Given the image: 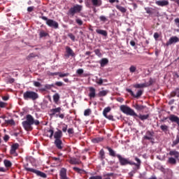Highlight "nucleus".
I'll return each mask as SVG.
<instances>
[{
    "label": "nucleus",
    "mask_w": 179,
    "mask_h": 179,
    "mask_svg": "<svg viewBox=\"0 0 179 179\" xmlns=\"http://www.w3.org/2000/svg\"><path fill=\"white\" fill-rule=\"evenodd\" d=\"M92 111L90 110V109H86L85 110V112H84V115L85 116V117H87V116H89V115H90V113H91Z\"/></svg>",
    "instance_id": "nucleus-42"
},
{
    "label": "nucleus",
    "mask_w": 179,
    "mask_h": 179,
    "mask_svg": "<svg viewBox=\"0 0 179 179\" xmlns=\"http://www.w3.org/2000/svg\"><path fill=\"white\" fill-rule=\"evenodd\" d=\"M68 134H73V129H72V128L69 129Z\"/></svg>",
    "instance_id": "nucleus-63"
},
{
    "label": "nucleus",
    "mask_w": 179,
    "mask_h": 179,
    "mask_svg": "<svg viewBox=\"0 0 179 179\" xmlns=\"http://www.w3.org/2000/svg\"><path fill=\"white\" fill-rule=\"evenodd\" d=\"M23 98L25 100H32L36 101L38 99V94L34 91H26L23 93Z\"/></svg>",
    "instance_id": "nucleus-3"
},
{
    "label": "nucleus",
    "mask_w": 179,
    "mask_h": 179,
    "mask_svg": "<svg viewBox=\"0 0 179 179\" xmlns=\"http://www.w3.org/2000/svg\"><path fill=\"white\" fill-rule=\"evenodd\" d=\"M83 10V6L80 4H75L71 7L69 10L68 15L70 16H74L78 13H80Z\"/></svg>",
    "instance_id": "nucleus-4"
},
{
    "label": "nucleus",
    "mask_w": 179,
    "mask_h": 179,
    "mask_svg": "<svg viewBox=\"0 0 179 179\" xmlns=\"http://www.w3.org/2000/svg\"><path fill=\"white\" fill-rule=\"evenodd\" d=\"M127 92L130 93L131 96H134V92L131 89H127Z\"/></svg>",
    "instance_id": "nucleus-57"
},
{
    "label": "nucleus",
    "mask_w": 179,
    "mask_h": 179,
    "mask_svg": "<svg viewBox=\"0 0 179 179\" xmlns=\"http://www.w3.org/2000/svg\"><path fill=\"white\" fill-rule=\"evenodd\" d=\"M156 5H157V6H168V5H169V2L168 0H162V1H155Z\"/></svg>",
    "instance_id": "nucleus-13"
},
{
    "label": "nucleus",
    "mask_w": 179,
    "mask_h": 179,
    "mask_svg": "<svg viewBox=\"0 0 179 179\" xmlns=\"http://www.w3.org/2000/svg\"><path fill=\"white\" fill-rule=\"evenodd\" d=\"M60 179H71L66 176V169L62 168L59 172Z\"/></svg>",
    "instance_id": "nucleus-11"
},
{
    "label": "nucleus",
    "mask_w": 179,
    "mask_h": 179,
    "mask_svg": "<svg viewBox=\"0 0 179 179\" xmlns=\"http://www.w3.org/2000/svg\"><path fill=\"white\" fill-rule=\"evenodd\" d=\"M73 169L74 170V171H76V173H79L80 174L85 173V171L83 169H79L78 167H73Z\"/></svg>",
    "instance_id": "nucleus-33"
},
{
    "label": "nucleus",
    "mask_w": 179,
    "mask_h": 179,
    "mask_svg": "<svg viewBox=\"0 0 179 179\" xmlns=\"http://www.w3.org/2000/svg\"><path fill=\"white\" fill-rule=\"evenodd\" d=\"M34 125H39L40 121H38V120H34Z\"/></svg>",
    "instance_id": "nucleus-60"
},
{
    "label": "nucleus",
    "mask_w": 179,
    "mask_h": 179,
    "mask_svg": "<svg viewBox=\"0 0 179 179\" xmlns=\"http://www.w3.org/2000/svg\"><path fill=\"white\" fill-rule=\"evenodd\" d=\"M53 100L55 103H58V101H59V94H55V95H53Z\"/></svg>",
    "instance_id": "nucleus-36"
},
{
    "label": "nucleus",
    "mask_w": 179,
    "mask_h": 179,
    "mask_svg": "<svg viewBox=\"0 0 179 179\" xmlns=\"http://www.w3.org/2000/svg\"><path fill=\"white\" fill-rule=\"evenodd\" d=\"M34 86H35L36 87H41V83L37 81H34Z\"/></svg>",
    "instance_id": "nucleus-45"
},
{
    "label": "nucleus",
    "mask_w": 179,
    "mask_h": 179,
    "mask_svg": "<svg viewBox=\"0 0 179 179\" xmlns=\"http://www.w3.org/2000/svg\"><path fill=\"white\" fill-rule=\"evenodd\" d=\"M55 85H56V86L61 87V86H62V85H64V83L61 81H57L55 83Z\"/></svg>",
    "instance_id": "nucleus-54"
},
{
    "label": "nucleus",
    "mask_w": 179,
    "mask_h": 179,
    "mask_svg": "<svg viewBox=\"0 0 179 179\" xmlns=\"http://www.w3.org/2000/svg\"><path fill=\"white\" fill-rule=\"evenodd\" d=\"M17 149H19V143L13 144L10 150V155H13V156H17V154L16 152V150H17Z\"/></svg>",
    "instance_id": "nucleus-9"
},
{
    "label": "nucleus",
    "mask_w": 179,
    "mask_h": 179,
    "mask_svg": "<svg viewBox=\"0 0 179 179\" xmlns=\"http://www.w3.org/2000/svg\"><path fill=\"white\" fill-rule=\"evenodd\" d=\"M145 10L146 13H148L149 15L152 14V8L146 7L145 8Z\"/></svg>",
    "instance_id": "nucleus-47"
},
{
    "label": "nucleus",
    "mask_w": 179,
    "mask_h": 179,
    "mask_svg": "<svg viewBox=\"0 0 179 179\" xmlns=\"http://www.w3.org/2000/svg\"><path fill=\"white\" fill-rule=\"evenodd\" d=\"M143 94V91L142 90H139L137 92L136 94H134V95H133V97H136V99H138V98L141 97Z\"/></svg>",
    "instance_id": "nucleus-28"
},
{
    "label": "nucleus",
    "mask_w": 179,
    "mask_h": 179,
    "mask_svg": "<svg viewBox=\"0 0 179 179\" xmlns=\"http://www.w3.org/2000/svg\"><path fill=\"white\" fill-rule=\"evenodd\" d=\"M56 117L57 118H58V117L59 118H62V120H64V117H65V115L64 114H58V115H56Z\"/></svg>",
    "instance_id": "nucleus-55"
},
{
    "label": "nucleus",
    "mask_w": 179,
    "mask_h": 179,
    "mask_svg": "<svg viewBox=\"0 0 179 179\" xmlns=\"http://www.w3.org/2000/svg\"><path fill=\"white\" fill-rule=\"evenodd\" d=\"M103 79L102 78H99V79H98L97 80H96V83L98 84V85H103Z\"/></svg>",
    "instance_id": "nucleus-52"
},
{
    "label": "nucleus",
    "mask_w": 179,
    "mask_h": 179,
    "mask_svg": "<svg viewBox=\"0 0 179 179\" xmlns=\"http://www.w3.org/2000/svg\"><path fill=\"white\" fill-rule=\"evenodd\" d=\"M143 138L147 139V141H152L153 139V132L148 131Z\"/></svg>",
    "instance_id": "nucleus-15"
},
{
    "label": "nucleus",
    "mask_w": 179,
    "mask_h": 179,
    "mask_svg": "<svg viewBox=\"0 0 179 179\" xmlns=\"http://www.w3.org/2000/svg\"><path fill=\"white\" fill-rule=\"evenodd\" d=\"M48 133L50 134L49 138H50V139H52V136H54V130L50 129V130L48 131Z\"/></svg>",
    "instance_id": "nucleus-43"
},
{
    "label": "nucleus",
    "mask_w": 179,
    "mask_h": 179,
    "mask_svg": "<svg viewBox=\"0 0 179 179\" xmlns=\"http://www.w3.org/2000/svg\"><path fill=\"white\" fill-rule=\"evenodd\" d=\"M5 107V103L3 101H0V108H3Z\"/></svg>",
    "instance_id": "nucleus-61"
},
{
    "label": "nucleus",
    "mask_w": 179,
    "mask_h": 179,
    "mask_svg": "<svg viewBox=\"0 0 179 179\" xmlns=\"http://www.w3.org/2000/svg\"><path fill=\"white\" fill-rule=\"evenodd\" d=\"M68 129V126L67 125H64L63 127H62V131L63 132H66V130Z\"/></svg>",
    "instance_id": "nucleus-59"
},
{
    "label": "nucleus",
    "mask_w": 179,
    "mask_h": 179,
    "mask_svg": "<svg viewBox=\"0 0 179 179\" xmlns=\"http://www.w3.org/2000/svg\"><path fill=\"white\" fill-rule=\"evenodd\" d=\"M110 111H111V108L110 107L105 108L103 111V117H106L107 113H110Z\"/></svg>",
    "instance_id": "nucleus-29"
},
{
    "label": "nucleus",
    "mask_w": 179,
    "mask_h": 179,
    "mask_svg": "<svg viewBox=\"0 0 179 179\" xmlns=\"http://www.w3.org/2000/svg\"><path fill=\"white\" fill-rule=\"evenodd\" d=\"M61 107H58L56 108H52L50 110V115H55V117H57V115L59 114V113H61Z\"/></svg>",
    "instance_id": "nucleus-14"
},
{
    "label": "nucleus",
    "mask_w": 179,
    "mask_h": 179,
    "mask_svg": "<svg viewBox=\"0 0 179 179\" xmlns=\"http://www.w3.org/2000/svg\"><path fill=\"white\" fill-rule=\"evenodd\" d=\"M107 149L109 152L110 156H113V157H115V156H117V155L115 154V151H114V150L111 149V148L108 147Z\"/></svg>",
    "instance_id": "nucleus-26"
},
{
    "label": "nucleus",
    "mask_w": 179,
    "mask_h": 179,
    "mask_svg": "<svg viewBox=\"0 0 179 179\" xmlns=\"http://www.w3.org/2000/svg\"><path fill=\"white\" fill-rule=\"evenodd\" d=\"M83 69H79L77 70L76 73H78V75H82V73H83Z\"/></svg>",
    "instance_id": "nucleus-51"
},
{
    "label": "nucleus",
    "mask_w": 179,
    "mask_h": 179,
    "mask_svg": "<svg viewBox=\"0 0 179 179\" xmlns=\"http://www.w3.org/2000/svg\"><path fill=\"white\" fill-rule=\"evenodd\" d=\"M175 23L176 24L177 27H178V29H177L176 31H179V18L175 19Z\"/></svg>",
    "instance_id": "nucleus-49"
},
{
    "label": "nucleus",
    "mask_w": 179,
    "mask_h": 179,
    "mask_svg": "<svg viewBox=\"0 0 179 179\" xmlns=\"http://www.w3.org/2000/svg\"><path fill=\"white\" fill-rule=\"evenodd\" d=\"M172 96H177V97H179V89L176 90L174 94H172Z\"/></svg>",
    "instance_id": "nucleus-53"
},
{
    "label": "nucleus",
    "mask_w": 179,
    "mask_h": 179,
    "mask_svg": "<svg viewBox=\"0 0 179 179\" xmlns=\"http://www.w3.org/2000/svg\"><path fill=\"white\" fill-rule=\"evenodd\" d=\"M168 163L170 164H176L177 163V161L176 160V158L169 157L168 159Z\"/></svg>",
    "instance_id": "nucleus-31"
},
{
    "label": "nucleus",
    "mask_w": 179,
    "mask_h": 179,
    "mask_svg": "<svg viewBox=\"0 0 179 179\" xmlns=\"http://www.w3.org/2000/svg\"><path fill=\"white\" fill-rule=\"evenodd\" d=\"M176 43H179V38L172 36L169 38V41L166 42V45H171V44H176Z\"/></svg>",
    "instance_id": "nucleus-10"
},
{
    "label": "nucleus",
    "mask_w": 179,
    "mask_h": 179,
    "mask_svg": "<svg viewBox=\"0 0 179 179\" xmlns=\"http://www.w3.org/2000/svg\"><path fill=\"white\" fill-rule=\"evenodd\" d=\"M54 138L55 140L61 139V138H62V131L59 129L57 130V131H55L54 134Z\"/></svg>",
    "instance_id": "nucleus-18"
},
{
    "label": "nucleus",
    "mask_w": 179,
    "mask_h": 179,
    "mask_svg": "<svg viewBox=\"0 0 179 179\" xmlns=\"http://www.w3.org/2000/svg\"><path fill=\"white\" fill-rule=\"evenodd\" d=\"M69 162L71 164H80V161L76 158H71Z\"/></svg>",
    "instance_id": "nucleus-21"
},
{
    "label": "nucleus",
    "mask_w": 179,
    "mask_h": 179,
    "mask_svg": "<svg viewBox=\"0 0 179 179\" xmlns=\"http://www.w3.org/2000/svg\"><path fill=\"white\" fill-rule=\"evenodd\" d=\"M66 57H67V58H69V57H75V52H73V50L69 46L66 47Z\"/></svg>",
    "instance_id": "nucleus-12"
},
{
    "label": "nucleus",
    "mask_w": 179,
    "mask_h": 179,
    "mask_svg": "<svg viewBox=\"0 0 179 179\" xmlns=\"http://www.w3.org/2000/svg\"><path fill=\"white\" fill-rule=\"evenodd\" d=\"M103 141V137H98L92 139L93 143H99V142H101Z\"/></svg>",
    "instance_id": "nucleus-32"
},
{
    "label": "nucleus",
    "mask_w": 179,
    "mask_h": 179,
    "mask_svg": "<svg viewBox=\"0 0 179 179\" xmlns=\"http://www.w3.org/2000/svg\"><path fill=\"white\" fill-rule=\"evenodd\" d=\"M90 179H101V176H92V177H90Z\"/></svg>",
    "instance_id": "nucleus-58"
},
{
    "label": "nucleus",
    "mask_w": 179,
    "mask_h": 179,
    "mask_svg": "<svg viewBox=\"0 0 179 179\" xmlns=\"http://www.w3.org/2000/svg\"><path fill=\"white\" fill-rule=\"evenodd\" d=\"M68 36L69 37V38H71V40H72V41H75V36L72 34H69Z\"/></svg>",
    "instance_id": "nucleus-48"
},
{
    "label": "nucleus",
    "mask_w": 179,
    "mask_h": 179,
    "mask_svg": "<svg viewBox=\"0 0 179 179\" xmlns=\"http://www.w3.org/2000/svg\"><path fill=\"white\" fill-rule=\"evenodd\" d=\"M115 8L122 13H125L127 12V8H125V7H122V6L116 5Z\"/></svg>",
    "instance_id": "nucleus-23"
},
{
    "label": "nucleus",
    "mask_w": 179,
    "mask_h": 179,
    "mask_svg": "<svg viewBox=\"0 0 179 179\" xmlns=\"http://www.w3.org/2000/svg\"><path fill=\"white\" fill-rule=\"evenodd\" d=\"M160 128H161L162 131H163V132H167V131H169V126H167L166 124L161 125Z\"/></svg>",
    "instance_id": "nucleus-30"
},
{
    "label": "nucleus",
    "mask_w": 179,
    "mask_h": 179,
    "mask_svg": "<svg viewBox=\"0 0 179 179\" xmlns=\"http://www.w3.org/2000/svg\"><path fill=\"white\" fill-rule=\"evenodd\" d=\"M33 9H34L33 6H30L27 8L28 12H33Z\"/></svg>",
    "instance_id": "nucleus-62"
},
{
    "label": "nucleus",
    "mask_w": 179,
    "mask_h": 179,
    "mask_svg": "<svg viewBox=\"0 0 179 179\" xmlns=\"http://www.w3.org/2000/svg\"><path fill=\"white\" fill-rule=\"evenodd\" d=\"M99 64H101V66L103 67L108 64V59L107 58H103L99 62Z\"/></svg>",
    "instance_id": "nucleus-24"
},
{
    "label": "nucleus",
    "mask_w": 179,
    "mask_h": 179,
    "mask_svg": "<svg viewBox=\"0 0 179 179\" xmlns=\"http://www.w3.org/2000/svg\"><path fill=\"white\" fill-rule=\"evenodd\" d=\"M59 78H65L66 76H69V73H59Z\"/></svg>",
    "instance_id": "nucleus-40"
},
{
    "label": "nucleus",
    "mask_w": 179,
    "mask_h": 179,
    "mask_svg": "<svg viewBox=\"0 0 179 179\" xmlns=\"http://www.w3.org/2000/svg\"><path fill=\"white\" fill-rule=\"evenodd\" d=\"M76 22L77 23V24H78V26H82V24H83V21L80 20V18H76Z\"/></svg>",
    "instance_id": "nucleus-39"
},
{
    "label": "nucleus",
    "mask_w": 179,
    "mask_h": 179,
    "mask_svg": "<svg viewBox=\"0 0 179 179\" xmlns=\"http://www.w3.org/2000/svg\"><path fill=\"white\" fill-rule=\"evenodd\" d=\"M108 93V92H107V90H102L99 92V96H100V97H103L104 96H106Z\"/></svg>",
    "instance_id": "nucleus-35"
},
{
    "label": "nucleus",
    "mask_w": 179,
    "mask_h": 179,
    "mask_svg": "<svg viewBox=\"0 0 179 179\" xmlns=\"http://www.w3.org/2000/svg\"><path fill=\"white\" fill-rule=\"evenodd\" d=\"M159 34H158L157 32H155V33L154 34V38H155V40H157V38H159Z\"/></svg>",
    "instance_id": "nucleus-56"
},
{
    "label": "nucleus",
    "mask_w": 179,
    "mask_h": 179,
    "mask_svg": "<svg viewBox=\"0 0 179 179\" xmlns=\"http://www.w3.org/2000/svg\"><path fill=\"white\" fill-rule=\"evenodd\" d=\"M134 108H136V110H137L138 111H141V110H143V108H145L144 106L142 105H139V104H135L134 105Z\"/></svg>",
    "instance_id": "nucleus-27"
},
{
    "label": "nucleus",
    "mask_w": 179,
    "mask_h": 179,
    "mask_svg": "<svg viewBox=\"0 0 179 179\" xmlns=\"http://www.w3.org/2000/svg\"><path fill=\"white\" fill-rule=\"evenodd\" d=\"M8 82V83H13V82H15V78H9Z\"/></svg>",
    "instance_id": "nucleus-64"
},
{
    "label": "nucleus",
    "mask_w": 179,
    "mask_h": 179,
    "mask_svg": "<svg viewBox=\"0 0 179 179\" xmlns=\"http://www.w3.org/2000/svg\"><path fill=\"white\" fill-rule=\"evenodd\" d=\"M169 155H170V156H173L175 157V159L179 158V152H178V151H177L176 150H171L169 152Z\"/></svg>",
    "instance_id": "nucleus-20"
},
{
    "label": "nucleus",
    "mask_w": 179,
    "mask_h": 179,
    "mask_svg": "<svg viewBox=\"0 0 179 179\" xmlns=\"http://www.w3.org/2000/svg\"><path fill=\"white\" fill-rule=\"evenodd\" d=\"M4 165L6 167H10L12 166V162L9 160H4Z\"/></svg>",
    "instance_id": "nucleus-37"
},
{
    "label": "nucleus",
    "mask_w": 179,
    "mask_h": 179,
    "mask_svg": "<svg viewBox=\"0 0 179 179\" xmlns=\"http://www.w3.org/2000/svg\"><path fill=\"white\" fill-rule=\"evenodd\" d=\"M99 155L101 156V160L104 159L105 156H104V150H101Z\"/></svg>",
    "instance_id": "nucleus-44"
},
{
    "label": "nucleus",
    "mask_w": 179,
    "mask_h": 179,
    "mask_svg": "<svg viewBox=\"0 0 179 179\" xmlns=\"http://www.w3.org/2000/svg\"><path fill=\"white\" fill-rule=\"evenodd\" d=\"M129 71L131 72V73H134V72H136V66L134 65L131 66L129 68Z\"/></svg>",
    "instance_id": "nucleus-38"
},
{
    "label": "nucleus",
    "mask_w": 179,
    "mask_h": 179,
    "mask_svg": "<svg viewBox=\"0 0 179 179\" xmlns=\"http://www.w3.org/2000/svg\"><path fill=\"white\" fill-rule=\"evenodd\" d=\"M96 32L97 34H101V36H103L104 37H107V31L103 30V29H96Z\"/></svg>",
    "instance_id": "nucleus-22"
},
{
    "label": "nucleus",
    "mask_w": 179,
    "mask_h": 179,
    "mask_svg": "<svg viewBox=\"0 0 179 179\" xmlns=\"http://www.w3.org/2000/svg\"><path fill=\"white\" fill-rule=\"evenodd\" d=\"M152 85V79L150 80L148 83H144L141 84H136L134 85V87L136 89H142L143 87H148Z\"/></svg>",
    "instance_id": "nucleus-8"
},
{
    "label": "nucleus",
    "mask_w": 179,
    "mask_h": 179,
    "mask_svg": "<svg viewBox=\"0 0 179 179\" xmlns=\"http://www.w3.org/2000/svg\"><path fill=\"white\" fill-rule=\"evenodd\" d=\"M104 117H105V118H107L108 120H110V121H113V120L114 118V117L111 115H106V116H104Z\"/></svg>",
    "instance_id": "nucleus-50"
},
{
    "label": "nucleus",
    "mask_w": 179,
    "mask_h": 179,
    "mask_svg": "<svg viewBox=\"0 0 179 179\" xmlns=\"http://www.w3.org/2000/svg\"><path fill=\"white\" fill-rule=\"evenodd\" d=\"M91 3H92L93 6H95V8H99L103 4V1L101 0H91Z\"/></svg>",
    "instance_id": "nucleus-16"
},
{
    "label": "nucleus",
    "mask_w": 179,
    "mask_h": 179,
    "mask_svg": "<svg viewBox=\"0 0 179 179\" xmlns=\"http://www.w3.org/2000/svg\"><path fill=\"white\" fill-rule=\"evenodd\" d=\"M141 121H145L149 118V115H137V116Z\"/></svg>",
    "instance_id": "nucleus-25"
},
{
    "label": "nucleus",
    "mask_w": 179,
    "mask_h": 179,
    "mask_svg": "<svg viewBox=\"0 0 179 179\" xmlns=\"http://www.w3.org/2000/svg\"><path fill=\"white\" fill-rule=\"evenodd\" d=\"M22 125L26 131L31 129V125H34V117L31 115H27L26 116V120L22 122Z\"/></svg>",
    "instance_id": "nucleus-2"
},
{
    "label": "nucleus",
    "mask_w": 179,
    "mask_h": 179,
    "mask_svg": "<svg viewBox=\"0 0 179 179\" xmlns=\"http://www.w3.org/2000/svg\"><path fill=\"white\" fill-rule=\"evenodd\" d=\"M43 20H45L46 24L49 26V27H52L53 29H58L59 24L58 22L55 21L54 20H49L47 17L43 16Z\"/></svg>",
    "instance_id": "nucleus-6"
},
{
    "label": "nucleus",
    "mask_w": 179,
    "mask_h": 179,
    "mask_svg": "<svg viewBox=\"0 0 179 179\" xmlns=\"http://www.w3.org/2000/svg\"><path fill=\"white\" fill-rule=\"evenodd\" d=\"M99 20L101 22H107V17L106 16H104V15H101L99 17Z\"/></svg>",
    "instance_id": "nucleus-41"
},
{
    "label": "nucleus",
    "mask_w": 179,
    "mask_h": 179,
    "mask_svg": "<svg viewBox=\"0 0 179 179\" xmlns=\"http://www.w3.org/2000/svg\"><path fill=\"white\" fill-rule=\"evenodd\" d=\"M55 145L56 148H57V149L61 150L62 149V140L61 139L55 140Z\"/></svg>",
    "instance_id": "nucleus-17"
},
{
    "label": "nucleus",
    "mask_w": 179,
    "mask_h": 179,
    "mask_svg": "<svg viewBox=\"0 0 179 179\" xmlns=\"http://www.w3.org/2000/svg\"><path fill=\"white\" fill-rule=\"evenodd\" d=\"M47 33L45 32L44 31H42L40 32V37L43 38V37H47Z\"/></svg>",
    "instance_id": "nucleus-46"
},
{
    "label": "nucleus",
    "mask_w": 179,
    "mask_h": 179,
    "mask_svg": "<svg viewBox=\"0 0 179 179\" xmlns=\"http://www.w3.org/2000/svg\"><path fill=\"white\" fill-rule=\"evenodd\" d=\"M89 96L90 97V99L96 97V90L94 87L90 88Z\"/></svg>",
    "instance_id": "nucleus-19"
},
{
    "label": "nucleus",
    "mask_w": 179,
    "mask_h": 179,
    "mask_svg": "<svg viewBox=\"0 0 179 179\" xmlns=\"http://www.w3.org/2000/svg\"><path fill=\"white\" fill-rule=\"evenodd\" d=\"M116 157L119 159L120 166H127V164H130V166H136V168H134L135 171L139 170V167H141V161L138 157L135 158V160L136 162H137V163L131 162L129 161V159L122 157V156H121L120 155H117Z\"/></svg>",
    "instance_id": "nucleus-1"
},
{
    "label": "nucleus",
    "mask_w": 179,
    "mask_h": 179,
    "mask_svg": "<svg viewBox=\"0 0 179 179\" xmlns=\"http://www.w3.org/2000/svg\"><path fill=\"white\" fill-rule=\"evenodd\" d=\"M94 52L99 57V58H101L103 57V55L101 54V52L100 51V49H96Z\"/></svg>",
    "instance_id": "nucleus-34"
},
{
    "label": "nucleus",
    "mask_w": 179,
    "mask_h": 179,
    "mask_svg": "<svg viewBox=\"0 0 179 179\" xmlns=\"http://www.w3.org/2000/svg\"><path fill=\"white\" fill-rule=\"evenodd\" d=\"M120 110L122 112L124 113V114H126L127 115H131V117H138V114L135 113V111L129 108V106H127L126 105H122L120 106Z\"/></svg>",
    "instance_id": "nucleus-5"
},
{
    "label": "nucleus",
    "mask_w": 179,
    "mask_h": 179,
    "mask_svg": "<svg viewBox=\"0 0 179 179\" xmlns=\"http://www.w3.org/2000/svg\"><path fill=\"white\" fill-rule=\"evenodd\" d=\"M24 169L27 171H30L31 173H34V174H36V176H38L39 177H42V178H46L47 175L45 173H43L40 171L36 170L32 168H29L28 166H24Z\"/></svg>",
    "instance_id": "nucleus-7"
}]
</instances>
